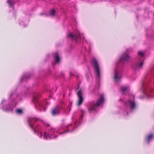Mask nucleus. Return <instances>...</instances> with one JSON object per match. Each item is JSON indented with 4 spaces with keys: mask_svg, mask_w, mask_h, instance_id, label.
I'll return each instance as SVG.
<instances>
[{
    "mask_svg": "<svg viewBox=\"0 0 154 154\" xmlns=\"http://www.w3.org/2000/svg\"><path fill=\"white\" fill-rule=\"evenodd\" d=\"M154 135L153 134H151L148 135L145 139L146 141L149 143L151 141L154 139Z\"/></svg>",
    "mask_w": 154,
    "mask_h": 154,
    "instance_id": "obj_15",
    "label": "nucleus"
},
{
    "mask_svg": "<svg viewBox=\"0 0 154 154\" xmlns=\"http://www.w3.org/2000/svg\"><path fill=\"white\" fill-rule=\"evenodd\" d=\"M128 88V87L127 86L122 87L121 88V91L122 94H124L125 92Z\"/></svg>",
    "mask_w": 154,
    "mask_h": 154,
    "instance_id": "obj_19",
    "label": "nucleus"
},
{
    "mask_svg": "<svg viewBox=\"0 0 154 154\" xmlns=\"http://www.w3.org/2000/svg\"><path fill=\"white\" fill-rule=\"evenodd\" d=\"M28 123L29 126L34 131L35 133L42 138L43 137L42 133V128L38 123V119L36 118H30L29 119Z\"/></svg>",
    "mask_w": 154,
    "mask_h": 154,
    "instance_id": "obj_3",
    "label": "nucleus"
},
{
    "mask_svg": "<svg viewBox=\"0 0 154 154\" xmlns=\"http://www.w3.org/2000/svg\"><path fill=\"white\" fill-rule=\"evenodd\" d=\"M81 116L80 117V120H81L83 118V116L85 114V110L84 109H81Z\"/></svg>",
    "mask_w": 154,
    "mask_h": 154,
    "instance_id": "obj_18",
    "label": "nucleus"
},
{
    "mask_svg": "<svg viewBox=\"0 0 154 154\" xmlns=\"http://www.w3.org/2000/svg\"><path fill=\"white\" fill-rule=\"evenodd\" d=\"M127 114L128 115V112H127Z\"/></svg>",
    "mask_w": 154,
    "mask_h": 154,
    "instance_id": "obj_29",
    "label": "nucleus"
},
{
    "mask_svg": "<svg viewBox=\"0 0 154 154\" xmlns=\"http://www.w3.org/2000/svg\"><path fill=\"white\" fill-rule=\"evenodd\" d=\"M154 75V72L152 71L149 72L148 77L145 80L142 84L143 92L147 96H149L151 93L154 94V89H152L149 86V81L150 80L152 76Z\"/></svg>",
    "mask_w": 154,
    "mask_h": 154,
    "instance_id": "obj_4",
    "label": "nucleus"
},
{
    "mask_svg": "<svg viewBox=\"0 0 154 154\" xmlns=\"http://www.w3.org/2000/svg\"><path fill=\"white\" fill-rule=\"evenodd\" d=\"M30 75L29 74H26L24 75L21 79V81L22 82L28 79L30 77Z\"/></svg>",
    "mask_w": 154,
    "mask_h": 154,
    "instance_id": "obj_17",
    "label": "nucleus"
},
{
    "mask_svg": "<svg viewBox=\"0 0 154 154\" xmlns=\"http://www.w3.org/2000/svg\"><path fill=\"white\" fill-rule=\"evenodd\" d=\"M77 94L78 97L77 105L78 106H80L82 104L84 100V98L82 97L83 92L81 89L78 91Z\"/></svg>",
    "mask_w": 154,
    "mask_h": 154,
    "instance_id": "obj_14",
    "label": "nucleus"
},
{
    "mask_svg": "<svg viewBox=\"0 0 154 154\" xmlns=\"http://www.w3.org/2000/svg\"><path fill=\"white\" fill-rule=\"evenodd\" d=\"M42 14H44V15H45V16H47L48 15L47 14H43V13H42V14H41V15H42Z\"/></svg>",
    "mask_w": 154,
    "mask_h": 154,
    "instance_id": "obj_25",
    "label": "nucleus"
},
{
    "mask_svg": "<svg viewBox=\"0 0 154 154\" xmlns=\"http://www.w3.org/2000/svg\"><path fill=\"white\" fill-rule=\"evenodd\" d=\"M78 122L76 121L74 124V126H73L72 124L71 123L65 127L62 126L61 127V128L63 129H66L63 132L60 133V134H65L66 132H71L75 130V127H77L76 125L77 123Z\"/></svg>",
    "mask_w": 154,
    "mask_h": 154,
    "instance_id": "obj_13",
    "label": "nucleus"
},
{
    "mask_svg": "<svg viewBox=\"0 0 154 154\" xmlns=\"http://www.w3.org/2000/svg\"><path fill=\"white\" fill-rule=\"evenodd\" d=\"M79 88V85H78V88H77V89H78Z\"/></svg>",
    "mask_w": 154,
    "mask_h": 154,
    "instance_id": "obj_26",
    "label": "nucleus"
},
{
    "mask_svg": "<svg viewBox=\"0 0 154 154\" xmlns=\"http://www.w3.org/2000/svg\"><path fill=\"white\" fill-rule=\"evenodd\" d=\"M91 62L94 67L95 72L96 73V77L97 79H100V69L98 63L95 58L91 60Z\"/></svg>",
    "mask_w": 154,
    "mask_h": 154,
    "instance_id": "obj_11",
    "label": "nucleus"
},
{
    "mask_svg": "<svg viewBox=\"0 0 154 154\" xmlns=\"http://www.w3.org/2000/svg\"><path fill=\"white\" fill-rule=\"evenodd\" d=\"M55 11L54 9H52L50 11V15L54 16L55 15Z\"/></svg>",
    "mask_w": 154,
    "mask_h": 154,
    "instance_id": "obj_20",
    "label": "nucleus"
},
{
    "mask_svg": "<svg viewBox=\"0 0 154 154\" xmlns=\"http://www.w3.org/2000/svg\"><path fill=\"white\" fill-rule=\"evenodd\" d=\"M8 99L11 104H7L6 100H3L0 104V109L6 111L12 112V106L15 107L16 106L17 100H21V97L19 94L16 93L15 91L12 92L10 94Z\"/></svg>",
    "mask_w": 154,
    "mask_h": 154,
    "instance_id": "obj_1",
    "label": "nucleus"
},
{
    "mask_svg": "<svg viewBox=\"0 0 154 154\" xmlns=\"http://www.w3.org/2000/svg\"><path fill=\"white\" fill-rule=\"evenodd\" d=\"M131 49H127L126 51V52H128L129 51H131Z\"/></svg>",
    "mask_w": 154,
    "mask_h": 154,
    "instance_id": "obj_23",
    "label": "nucleus"
},
{
    "mask_svg": "<svg viewBox=\"0 0 154 154\" xmlns=\"http://www.w3.org/2000/svg\"><path fill=\"white\" fill-rule=\"evenodd\" d=\"M151 95V97H152V95Z\"/></svg>",
    "mask_w": 154,
    "mask_h": 154,
    "instance_id": "obj_31",
    "label": "nucleus"
},
{
    "mask_svg": "<svg viewBox=\"0 0 154 154\" xmlns=\"http://www.w3.org/2000/svg\"><path fill=\"white\" fill-rule=\"evenodd\" d=\"M62 109L63 112L64 113H68L71 110L70 106H68L66 109L65 107L63 108L60 106H57L54 107L51 111V113L53 116H56L59 114L60 110Z\"/></svg>",
    "mask_w": 154,
    "mask_h": 154,
    "instance_id": "obj_9",
    "label": "nucleus"
},
{
    "mask_svg": "<svg viewBox=\"0 0 154 154\" xmlns=\"http://www.w3.org/2000/svg\"><path fill=\"white\" fill-rule=\"evenodd\" d=\"M21 23L19 22V23H20V24H21H21H21Z\"/></svg>",
    "mask_w": 154,
    "mask_h": 154,
    "instance_id": "obj_28",
    "label": "nucleus"
},
{
    "mask_svg": "<svg viewBox=\"0 0 154 154\" xmlns=\"http://www.w3.org/2000/svg\"><path fill=\"white\" fill-rule=\"evenodd\" d=\"M69 74H70V75H73V74L72 72H70Z\"/></svg>",
    "mask_w": 154,
    "mask_h": 154,
    "instance_id": "obj_24",
    "label": "nucleus"
},
{
    "mask_svg": "<svg viewBox=\"0 0 154 154\" xmlns=\"http://www.w3.org/2000/svg\"><path fill=\"white\" fill-rule=\"evenodd\" d=\"M58 131V130H56L55 128H52L48 132H45L44 138L46 140L55 139L57 136H54V134Z\"/></svg>",
    "mask_w": 154,
    "mask_h": 154,
    "instance_id": "obj_10",
    "label": "nucleus"
},
{
    "mask_svg": "<svg viewBox=\"0 0 154 154\" xmlns=\"http://www.w3.org/2000/svg\"><path fill=\"white\" fill-rule=\"evenodd\" d=\"M8 3L9 4V5L10 7H13V4L12 2H10V0H8L7 1Z\"/></svg>",
    "mask_w": 154,
    "mask_h": 154,
    "instance_id": "obj_22",
    "label": "nucleus"
},
{
    "mask_svg": "<svg viewBox=\"0 0 154 154\" xmlns=\"http://www.w3.org/2000/svg\"><path fill=\"white\" fill-rule=\"evenodd\" d=\"M134 96L132 95L129 99L127 101L125 102V104L126 106H128L131 110L134 109L136 106V103L134 101Z\"/></svg>",
    "mask_w": 154,
    "mask_h": 154,
    "instance_id": "obj_12",
    "label": "nucleus"
},
{
    "mask_svg": "<svg viewBox=\"0 0 154 154\" xmlns=\"http://www.w3.org/2000/svg\"><path fill=\"white\" fill-rule=\"evenodd\" d=\"M16 113L18 114H21L23 113V110L21 109H18L17 110Z\"/></svg>",
    "mask_w": 154,
    "mask_h": 154,
    "instance_id": "obj_21",
    "label": "nucleus"
},
{
    "mask_svg": "<svg viewBox=\"0 0 154 154\" xmlns=\"http://www.w3.org/2000/svg\"><path fill=\"white\" fill-rule=\"evenodd\" d=\"M120 100H122L121 99H120Z\"/></svg>",
    "mask_w": 154,
    "mask_h": 154,
    "instance_id": "obj_30",
    "label": "nucleus"
},
{
    "mask_svg": "<svg viewBox=\"0 0 154 154\" xmlns=\"http://www.w3.org/2000/svg\"><path fill=\"white\" fill-rule=\"evenodd\" d=\"M52 65H53V66H54V63H52Z\"/></svg>",
    "mask_w": 154,
    "mask_h": 154,
    "instance_id": "obj_27",
    "label": "nucleus"
},
{
    "mask_svg": "<svg viewBox=\"0 0 154 154\" xmlns=\"http://www.w3.org/2000/svg\"><path fill=\"white\" fill-rule=\"evenodd\" d=\"M40 94L38 93H35L33 95V101L35 104L36 109L41 111H45L46 110L45 107L44 106L43 102L41 100L38 99V97Z\"/></svg>",
    "mask_w": 154,
    "mask_h": 154,
    "instance_id": "obj_6",
    "label": "nucleus"
},
{
    "mask_svg": "<svg viewBox=\"0 0 154 154\" xmlns=\"http://www.w3.org/2000/svg\"><path fill=\"white\" fill-rule=\"evenodd\" d=\"M100 97L97 100L96 103L94 101H92L90 103L88 107V110L89 112L95 111L96 110L95 107H99L104 102V96L103 94L100 95Z\"/></svg>",
    "mask_w": 154,
    "mask_h": 154,
    "instance_id": "obj_8",
    "label": "nucleus"
},
{
    "mask_svg": "<svg viewBox=\"0 0 154 154\" xmlns=\"http://www.w3.org/2000/svg\"><path fill=\"white\" fill-rule=\"evenodd\" d=\"M53 54L55 60V63H59L60 61V58L57 52L54 53Z\"/></svg>",
    "mask_w": 154,
    "mask_h": 154,
    "instance_id": "obj_16",
    "label": "nucleus"
},
{
    "mask_svg": "<svg viewBox=\"0 0 154 154\" xmlns=\"http://www.w3.org/2000/svg\"><path fill=\"white\" fill-rule=\"evenodd\" d=\"M144 54L140 51L138 53V56L136 57L135 62L132 65V67L135 71L141 69L144 62Z\"/></svg>",
    "mask_w": 154,
    "mask_h": 154,
    "instance_id": "obj_5",
    "label": "nucleus"
},
{
    "mask_svg": "<svg viewBox=\"0 0 154 154\" xmlns=\"http://www.w3.org/2000/svg\"><path fill=\"white\" fill-rule=\"evenodd\" d=\"M68 38H71L76 42L80 43L81 40L84 39L83 35L80 32L79 30L76 29L74 33L70 32L67 35Z\"/></svg>",
    "mask_w": 154,
    "mask_h": 154,
    "instance_id": "obj_7",
    "label": "nucleus"
},
{
    "mask_svg": "<svg viewBox=\"0 0 154 154\" xmlns=\"http://www.w3.org/2000/svg\"><path fill=\"white\" fill-rule=\"evenodd\" d=\"M129 58V56L127 54H124L121 55L119 61L117 64L115 72L114 79L115 82H119L122 77V70L123 65L128 62Z\"/></svg>",
    "mask_w": 154,
    "mask_h": 154,
    "instance_id": "obj_2",
    "label": "nucleus"
}]
</instances>
